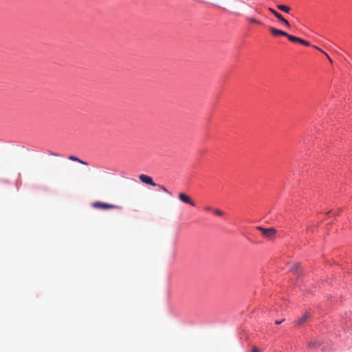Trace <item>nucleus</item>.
Masks as SVG:
<instances>
[{
	"label": "nucleus",
	"instance_id": "f257e3e1",
	"mask_svg": "<svg viewBox=\"0 0 352 352\" xmlns=\"http://www.w3.org/2000/svg\"><path fill=\"white\" fill-rule=\"evenodd\" d=\"M92 206L95 208L100 209V210H107V209H113L119 208L116 205L110 204L107 203L96 201L92 204Z\"/></svg>",
	"mask_w": 352,
	"mask_h": 352
},
{
	"label": "nucleus",
	"instance_id": "39448f33",
	"mask_svg": "<svg viewBox=\"0 0 352 352\" xmlns=\"http://www.w3.org/2000/svg\"><path fill=\"white\" fill-rule=\"evenodd\" d=\"M258 229L261 230L262 234L266 237H271L276 233V230L273 228H264L262 227H258Z\"/></svg>",
	"mask_w": 352,
	"mask_h": 352
},
{
	"label": "nucleus",
	"instance_id": "423d86ee",
	"mask_svg": "<svg viewBox=\"0 0 352 352\" xmlns=\"http://www.w3.org/2000/svg\"><path fill=\"white\" fill-rule=\"evenodd\" d=\"M270 31L274 36H287V33L286 32L276 29L274 27H270Z\"/></svg>",
	"mask_w": 352,
	"mask_h": 352
},
{
	"label": "nucleus",
	"instance_id": "4468645a",
	"mask_svg": "<svg viewBox=\"0 0 352 352\" xmlns=\"http://www.w3.org/2000/svg\"><path fill=\"white\" fill-rule=\"evenodd\" d=\"M299 43L303 45H305V46H309L310 45V43L309 42H308L307 41H305L301 38H300V41L298 42Z\"/></svg>",
	"mask_w": 352,
	"mask_h": 352
},
{
	"label": "nucleus",
	"instance_id": "5701e85b",
	"mask_svg": "<svg viewBox=\"0 0 352 352\" xmlns=\"http://www.w3.org/2000/svg\"><path fill=\"white\" fill-rule=\"evenodd\" d=\"M326 54V56H327V57H328V58H329V59H330V58H329V56H328V54Z\"/></svg>",
	"mask_w": 352,
	"mask_h": 352
},
{
	"label": "nucleus",
	"instance_id": "7ed1b4c3",
	"mask_svg": "<svg viewBox=\"0 0 352 352\" xmlns=\"http://www.w3.org/2000/svg\"><path fill=\"white\" fill-rule=\"evenodd\" d=\"M178 198L181 201L185 204H188L192 206H195V203L184 192H179L178 195Z\"/></svg>",
	"mask_w": 352,
	"mask_h": 352
},
{
	"label": "nucleus",
	"instance_id": "ddd939ff",
	"mask_svg": "<svg viewBox=\"0 0 352 352\" xmlns=\"http://www.w3.org/2000/svg\"><path fill=\"white\" fill-rule=\"evenodd\" d=\"M213 212L218 216H223L224 212L219 209H214Z\"/></svg>",
	"mask_w": 352,
	"mask_h": 352
},
{
	"label": "nucleus",
	"instance_id": "a211bd4d",
	"mask_svg": "<svg viewBox=\"0 0 352 352\" xmlns=\"http://www.w3.org/2000/svg\"><path fill=\"white\" fill-rule=\"evenodd\" d=\"M205 210L207 211H213L214 209H212V208L211 206H206L205 208Z\"/></svg>",
	"mask_w": 352,
	"mask_h": 352
},
{
	"label": "nucleus",
	"instance_id": "0eeeda50",
	"mask_svg": "<svg viewBox=\"0 0 352 352\" xmlns=\"http://www.w3.org/2000/svg\"><path fill=\"white\" fill-rule=\"evenodd\" d=\"M276 7L278 10L285 13H289L291 10L289 6L283 4H278Z\"/></svg>",
	"mask_w": 352,
	"mask_h": 352
},
{
	"label": "nucleus",
	"instance_id": "2eb2a0df",
	"mask_svg": "<svg viewBox=\"0 0 352 352\" xmlns=\"http://www.w3.org/2000/svg\"><path fill=\"white\" fill-rule=\"evenodd\" d=\"M159 187L160 188V189L162 190H163L164 192L168 193V195H172V193L168 191V190L164 186H162V185H159Z\"/></svg>",
	"mask_w": 352,
	"mask_h": 352
},
{
	"label": "nucleus",
	"instance_id": "9b49d317",
	"mask_svg": "<svg viewBox=\"0 0 352 352\" xmlns=\"http://www.w3.org/2000/svg\"><path fill=\"white\" fill-rule=\"evenodd\" d=\"M247 20L251 23H257V24H262L261 21L257 20L255 18H253V17H248L247 18Z\"/></svg>",
	"mask_w": 352,
	"mask_h": 352
},
{
	"label": "nucleus",
	"instance_id": "aec40b11",
	"mask_svg": "<svg viewBox=\"0 0 352 352\" xmlns=\"http://www.w3.org/2000/svg\"><path fill=\"white\" fill-rule=\"evenodd\" d=\"M79 163H80V164H85V165H87V164H88V163H87V162L83 161V160H80V162H79Z\"/></svg>",
	"mask_w": 352,
	"mask_h": 352
},
{
	"label": "nucleus",
	"instance_id": "6ab92c4d",
	"mask_svg": "<svg viewBox=\"0 0 352 352\" xmlns=\"http://www.w3.org/2000/svg\"><path fill=\"white\" fill-rule=\"evenodd\" d=\"M284 320H285L284 319L280 320H276V321H275V324H281Z\"/></svg>",
	"mask_w": 352,
	"mask_h": 352
},
{
	"label": "nucleus",
	"instance_id": "20e7f679",
	"mask_svg": "<svg viewBox=\"0 0 352 352\" xmlns=\"http://www.w3.org/2000/svg\"><path fill=\"white\" fill-rule=\"evenodd\" d=\"M311 316V313L309 311H307L302 316L295 320L294 324L297 326H301L305 323Z\"/></svg>",
	"mask_w": 352,
	"mask_h": 352
},
{
	"label": "nucleus",
	"instance_id": "6e6552de",
	"mask_svg": "<svg viewBox=\"0 0 352 352\" xmlns=\"http://www.w3.org/2000/svg\"><path fill=\"white\" fill-rule=\"evenodd\" d=\"M290 271L295 273V274H299L300 273V263H295L292 265V267L290 269Z\"/></svg>",
	"mask_w": 352,
	"mask_h": 352
},
{
	"label": "nucleus",
	"instance_id": "412c9836",
	"mask_svg": "<svg viewBox=\"0 0 352 352\" xmlns=\"http://www.w3.org/2000/svg\"><path fill=\"white\" fill-rule=\"evenodd\" d=\"M49 153H50V155H53V156H58L59 155L58 153H54L52 151H50Z\"/></svg>",
	"mask_w": 352,
	"mask_h": 352
},
{
	"label": "nucleus",
	"instance_id": "f3484780",
	"mask_svg": "<svg viewBox=\"0 0 352 352\" xmlns=\"http://www.w3.org/2000/svg\"><path fill=\"white\" fill-rule=\"evenodd\" d=\"M284 25H285L287 27L289 28L291 26L289 22L286 19L285 21L283 23Z\"/></svg>",
	"mask_w": 352,
	"mask_h": 352
},
{
	"label": "nucleus",
	"instance_id": "9d476101",
	"mask_svg": "<svg viewBox=\"0 0 352 352\" xmlns=\"http://www.w3.org/2000/svg\"><path fill=\"white\" fill-rule=\"evenodd\" d=\"M268 10L278 19L282 14L272 8H268Z\"/></svg>",
	"mask_w": 352,
	"mask_h": 352
},
{
	"label": "nucleus",
	"instance_id": "f03ea898",
	"mask_svg": "<svg viewBox=\"0 0 352 352\" xmlns=\"http://www.w3.org/2000/svg\"><path fill=\"white\" fill-rule=\"evenodd\" d=\"M139 179L142 183H144L145 184H148V185H150L152 186H157V184L155 182H154L152 177L147 175L141 174L139 176Z\"/></svg>",
	"mask_w": 352,
	"mask_h": 352
},
{
	"label": "nucleus",
	"instance_id": "f8f14e48",
	"mask_svg": "<svg viewBox=\"0 0 352 352\" xmlns=\"http://www.w3.org/2000/svg\"><path fill=\"white\" fill-rule=\"evenodd\" d=\"M68 159L72 161H74V162H80V158L75 155H69Z\"/></svg>",
	"mask_w": 352,
	"mask_h": 352
},
{
	"label": "nucleus",
	"instance_id": "1a4fd4ad",
	"mask_svg": "<svg viewBox=\"0 0 352 352\" xmlns=\"http://www.w3.org/2000/svg\"><path fill=\"white\" fill-rule=\"evenodd\" d=\"M285 37H287L289 41L293 42V43H298L300 41L299 37L289 34L288 33H287V36H285Z\"/></svg>",
	"mask_w": 352,
	"mask_h": 352
},
{
	"label": "nucleus",
	"instance_id": "4be33fe9",
	"mask_svg": "<svg viewBox=\"0 0 352 352\" xmlns=\"http://www.w3.org/2000/svg\"><path fill=\"white\" fill-rule=\"evenodd\" d=\"M252 352H259L257 348H254Z\"/></svg>",
	"mask_w": 352,
	"mask_h": 352
},
{
	"label": "nucleus",
	"instance_id": "dca6fc26",
	"mask_svg": "<svg viewBox=\"0 0 352 352\" xmlns=\"http://www.w3.org/2000/svg\"><path fill=\"white\" fill-rule=\"evenodd\" d=\"M280 22H282L283 23L285 21V19L281 15L280 17H278V19Z\"/></svg>",
	"mask_w": 352,
	"mask_h": 352
}]
</instances>
